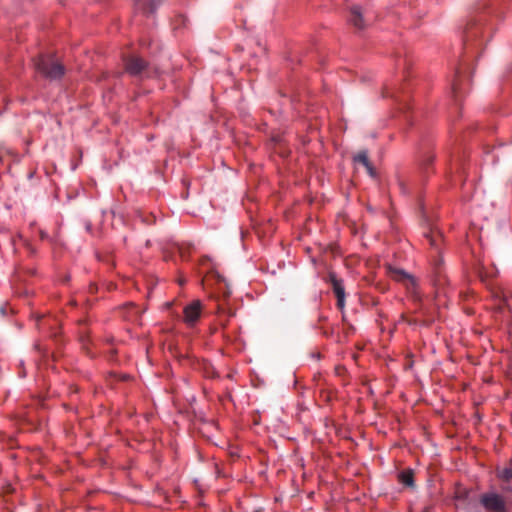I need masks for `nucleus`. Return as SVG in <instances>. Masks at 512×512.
I'll list each match as a JSON object with an SVG mask.
<instances>
[{"mask_svg":"<svg viewBox=\"0 0 512 512\" xmlns=\"http://www.w3.org/2000/svg\"><path fill=\"white\" fill-rule=\"evenodd\" d=\"M37 73L49 81L61 80L65 74V67L52 55H40L34 60Z\"/></svg>","mask_w":512,"mask_h":512,"instance_id":"nucleus-1","label":"nucleus"},{"mask_svg":"<svg viewBox=\"0 0 512 512\" xmlns=\"http://www.w3.org/2000/svg\"><path fill=\"white\" fill-rule=\"evenodd\" d=\"M488 29L481 23L470 25L464 38L465 56L468 58L474 56L476 49L483 43Z\"/></svg>","mask_w":512,"mask_h":512,"instance_id":"nucleus-2","label":"nucleus"},{"mask_svg":"<svg viewBox=\"0 0 512 512\" xmlns=\"http://www.w3.org/2000/svg\"><path fill=\"white\" fill-rule=\"evenodd\" d=\"M479 503L487 512H508L504 496L496 491H488L481 494Z\"/></svg>","mask_w":512,"mask_h":512,"instance_id":"nucleus-3","label":"nucleus"},{"mask_svg":"<svg viewBox=\"0 0 512 512\" xmlns=\"http://www.w3.org/2000/svg\"><path fill=\"white\" fill-rule=\"evenodd\" d=\"M125 71L132 77H150V65L147 61L136 55L124 59Z\"/></svg>","mask_w":512,"mask_h":512,"instance_id":"nucleus-4","label":"nucleus"},{"mask_svg":"<svg viewBox=\"0 0 512 512\" xmlns=\"http://www.w3.org/2000/svg\"><path fill=\"white\" fill-rule=\"evenodd\" d=\"M202 314V302L194 300L183 309V321L188 327L196 325Z\"/></svg>","mask_w":512,"mask_h":512,"instance_id":"nucleus-5","label":"nucleus"},{"mask_svg":"<svg viewBox=\"0 0 512 512\" xmlns=\"http://www.w3.org/2000/svg\"><path fill=\"white\" fill-rule=\"evenodd\" d=\"M328 281L331 283L333 292L337 298V307L343 310L345 307V287L343 280L338 278L335 272H329Z\"/></svg>","mask_w":512,"mask_h":512,"instance_id":"nucleus-6","label":"nucleus"},{"mask_svg":"<svg viewBox=\"0 0 512 512\" xmlns=\"http://www.w3.org/2000/svg\"><path fill=\"white\" fill-rule=\"evenodd\" d=\"M468 69L467 59L463 60V63L456 69L454 79L451 83V92L453 94L455 102H457L458 97L462 90V80L463 73Z\"/></svg>","mask_w":512,"mask_h":512,"instance_id":"nucleus-7","label":"nucleus"},{"mask_svg":"<svg viewBox=\"0 0 512 512\" xmlns=\"http://www.w3.org/2000/svg\"><path fill=\"white\" fill-rule=\"evenodd\" d=\"M392 276L399 282H407V288L413 292L416 290L417 282L416 279L403 269H391Z\"/></svg>","mask_w":512,"mask_h":512,"instance_id":"nucleus-8","label":"nucleus"},{"mask_svg":"<svg viewBox=\"0 0 512 512\" xmlns=\"http://www.w3.org/2000/svg\"><path fill=\"white\" fill-rule=\"evenodd\" d=\"M135 8L143 14H153L156 12L163 0H133Z\"/></svg>","mask_w":512,"mask_h":512,"instance_id":"nucleus-9","label":"nucleus"},{"mask_svg":"<svg viewBox=\"0 0 512 512\" xmlns=\"http://www.w3.org/2000/svg\"><path fill=\"white\" fill-rule=\"evenodd\" d=\"M349 23L355 28L361 30L365 27L366 20L364 19L360 6H353L350 10Z\"/></svg>","mask_w":512,"mask_h":512,"instance_id":"nucleus-10","label":"nucleus"},{"mask_svg":"<svg viewBox=\"0 0 512 512\" xmlns=\"http://www.w3.org/2000/svg\"><path fill=\"white\" fill-rule=\"evenodd\" d=\"M424 237L427 241V243L437 252H440V242H441V236L439 233L434 232L433 230H430L429 232L424 233Z\"/></svg>","mask_w":512,"mask_h":512,"instance_id":"nucleus-11","label":"nucleus"},{"mask_svg":"<svg viewBox=\"0 0 512 512\" xmlns=\"http://www.w3.org/2000/svg\"><path fill=\"white\" fill-rule=\"evenodd\" d=\"M398 480L404 486L414 488V475L412 470H405L398 474Z\"/></svg>","mask_w":512,"mask_h":512,"instance_id":"nucleus-12","label":"nucleus"},{"mask_svg":"<svg viewBox=\"0 0 512 512\" xmlns=\"http://www.w3.org/2000/svg\"><path fill=\"white\" fill-rule=\"evenodd\" d=\"M354 162L362 164L365 168L369 166L370 162L368 159L367 151H360L353 157Z\"/></svg>","mask_w":512,"mask_h":512,"instance_id":"nucleus-13","label":"nucleus"},{"mask_svg":"<svg viewBox=\"0 0 512 512\" xmlns=\"http://www.w3.org/2000/svg\"><path fill=\"white\" fill-rule=\"evenodd\" d=\"M499 477H500L502 480L510 481V480L512 479V467H506V468H504V469L500 472Z\"/></svg>","mask_w":512,"mask_h":512,"instance_id":"nucleus-14","label":"nucleus"},{"mask_svg":"<svg viewBox=\"0 0 512 512\" xmlns=\"http://www.w3.org/2000/svg\"><path fill=\"white\" fill-rule=\"evenodd\" d=\"M398 185H399V188H400L402 194H408L410 192L409 187L406 185V183L403 180L399 179Z\"/></svg>","mask_w":512,"mask_h":512,"instance_id":"nucleus-15","label":"nucleus"},{"mask_svg":"<svg viewBox=\"0 0 512 512\" xmlns=\"http://www.w3.org/2000/svg\"><path fill=\"white\" fill-rule=\"evenodd\" d=\"M433 161V157L432 156H427L423 162V166L425 167H428V165H430Z\"/></svg>","mask_w":512,"mask_h":512,"instance_id":"nucleus-16","label":"nucleus"},{"mask_svg":"<svg viewBox=\"0 0 512 512\" xmlns=\"http://www.w3.org/2000/svg\"><path fill=\"white\" fill-rule=\"evenodd\" d=\"M366 170H367V172L369 173L370 176H372V177L375 176V170H374L373 166L371 165V163L369 164L368 167H366Z\"/></svg>","mask_w":512,"mask_h":512,"instance_id":"nucleus-17","label":"nucleus"},{"mask_svg":"<svg viewBox=\"0 0 512 512\" xmlns=\"http://www.w3.org/2000/svg\"><path fill=\"white\" fill-rule=\"evenodd\" d=\"M40 237H41V239H46V238H48V234L44 231H40Z\"/></svg>","mask_w":512,"mask_h":512,"instance_id":"nucleus-18","label":"nucleus"},{"mask_svg":"<svg viewBox=\"0 0 512 512\" xmlns=\"http://www.w3.org/2000/svg\"><path fill=\"white\" fill-rule=\"evenodd\" d=\"M85 228H86V230H87L88 232H89V231H91V229H92V225H91V223H90V222H87V223H86Z\"/></svg>","mask_w":512,"mask_h":512,"instance_id":"nucleus-19","label":"nucleus"},{"mask_svg":"<svg viewBox=\"0 0 512 512\" xmlns=\"http://www.w3.org/2000/svg\"><path fill=\"white\" fill-rule=\"evenodd\" d=\"M423 512H429L428 509H425Z\"/></svg>","mask_w":512,"mask_h":512,"instance_id":"nucleus-20","label":"nucleus"}]
</instances>
